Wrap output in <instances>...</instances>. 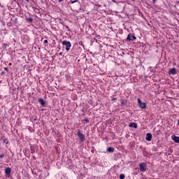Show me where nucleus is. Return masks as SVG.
<instances>
[{"mask_svg": "<svg viewBox=\"0 0 179 179\" xmlns=\"http://www.w3.org/2000/svg\"><path fill=\"white\" fill-rule=\"evenodd\" d=\"M107 151L109 152H114V148L109 147V148H108Z\"/></svg>", "mask_w": 179, "mask_h": 179, "instance_id": "9b49d317", "label": "nucleus"}, {"mask_svg": "<svg viewBox=\"0 0 179 179\" xmlns=\"http://www.w3.org/2000/svg\"><path fill=\"white\" fill-rule=\"evenodd\" d=\"M0 157L2 159V157H4L3 155H0Z\"/></svg>", "mask_w": 179, "mask_h": 179, "instance_id": "f3484780", "label": "nucleus"}, {"mask_svg": "<svg viewBox=\"0 0 179 179\" xmlns=\"http://www.w3.org/2000/svg\"><path fill=\"white\" fill-rule=\"evenodd\" d=\"M122 104H124V102L122 101Z\"/></svg>", "mask_w": 179, "mask_h": 179, "instance_id": "4be33fe9", "label": "nucleus"}, {"mask_svg": "<svg viewBox=\"0 0 179 179\" xmlns=\"http://www.w3.org/2000/svg\"><path fill=\"white\" fill-rule=\"evenodd\" d=\"M127 40H128V41H134V40H136V37H135V36L130 34L128 35Z\"/></svg>", "mask_w": 179, "mask_h": 179, "instance_id": "39448f33", "label": "nucleus"}, {"mask_svg": "<svg viewBox=\"0 0 179 179\" xmlns=\"http://www.w3.org/2000/svg\"><path fill=\"white\" fill-rule=\"evenodd\" d=\"M122 104H124V102L122 101Z\"/></svg>", "mask_w": 179, "mask_h": 179, "instance_id": "5701e85b", "label": "nucleus"}, {"mask_svg": "<svg viewBox=\"0 0 179 179\" xmlns=\"http://www.w3.org/2000/svg\"><path fill=\"white\" fill-rule=\"evenodd\" d=\"M139 167H140L141 171H146L148 169L146 164H140Z\"/></svg>", "mask_w": 179, "mask_h": 179, "instance_id": "20e7f679", "label": "nucleus"}, {"mask_svg": "<svg viewBox=\"0 0 179 179\" xmlns=\"http://www.w3.org/2000/svg\"><path fill=\"white\" fill-rule=\"evenodd\" d=\"M178 125H179V120H178Z\"/></svg>", "mask_w": 179, "mask_h": 179, "instance_id": "b1692460", "label": "nucleus"}, {"mask_svg": "<svg viewBox=\"0 0 179 179\" xmlns=\"http://www.w3.org/2000/svg\"><path fill=\"white\" fill-rule=\"evenodd\" d=\"M0 6H1V3H0Z\"/></svg>", "mask_w": 179, "mask_h": 179, "instance_id": "a878e982", "label": "nucleus"}, {"mask_svg": "<svg viewBox=\"0 0 179 179\" xmlns=\"http://www.w3.org/2000/svg\"><path fill=\"white\" fill-rule=\"evenodd\" d=\"M87 122H88L89 121H87V120H85Z\"/></svg>", "mask_w": 179, "mask_h": 179, "instance_id": "393cba45", "label": "nucleus"}, {"mask_svg": "<svg viewBox=\"0 0 179 179\" xmlns=\"http://www.w3.org/2000/svg\"><path fill=\"white\" fill-rule=\"evenodd\" d=\"M77 136H78L80 141H81L82 142L85 141V136L79 130L77 131Z\"/></svg>", "mask_w": 179, "mask_h": 179, "instance_id": "f03ea898", "label": "nucleus"}, {"mask_svg": "<svg viewBox=\"0 0 179 179\" xmlns=\"http://www.w3.org/2000/svg\"><path fill=\"white\" fill-rule=\"evenodd\" d=\"M12 170L10 169V168H6L5 170V173L7 176H9V174H10Z\"/></svg>", "mask_w": 179, "mask_h": 179, "instance_id": "1a4fd4ad", "label": "nucleus"}, {"mask_svg": "<svg viewBox=\"0 0 179 179\" xmlns=\"http://www.w3.org/2000/svg\"><path fill=\"white\" fill-rule=\"evenodd\" d=\"M71 3H75V2H78V0H71Z\"/></svg>", "mask_w": 179, "mask_h": 179, "instance_id": "4468645a", "label": "nucleus"}, {"mask_svg": "<svg viewBox=\"0 0 179 179\" xmlns=\"http://www.w3.org/2000/svg\"><path fill=\"white\" fill-rule=\"evenodd\" d=\"M9 65H10V66L12 65V63H9Z\"/></svg>", "mask_w": 179, "mask_h": 179, "instance_id": "412c9836", "label": "nucleus"}, {"mask_svg": "<svg viewBox=\"0 0 179 179\" xmlns=\"http://www.w3.org/2000/svg\"><path fill=\"white\" fill-rule=\"evenodd\" d=\"M62 44L66 46V51H69V50H71V47H72V44L71 43V42L67 41H62Z\"/></svg>", "mask_w": 179, "mask_h": 179, "instance_id": "f257e3e1", "label": "nucleus"}, {"mask_svg": "<svg viewBox=\"0 0 179 179\" xmlns=\"http://www.w3.org/2000/svg\"><path fill=\"white\" fill-rule=\"evenodd\" d=\"M145 139L146 141H152V134L150 133L147 134L145 136Z\"/></svg>", "mask_w": 179, "mask_h": 179, "instance_id": "0eeeda50", "label": "nucleus"}, {"mask_svg": "<svg viewBox=\"0 0 179 179\" xmlns=\"http://www.w3.org/2000/svg\"><path fill=\"white\" fill-rule=\"evenodd\" d=\"M40 103H41V104L42 106H44V105L45 104V103L44 102V100H43V99H41V100H40Z\"/></svg>", "mask_w": 179, "mask_h": 179, "instance_id": "f8f14e48", "label": "nucleus"}, {"mask_svg": "<svg viewBox=\"0 0 179 179\" xmlns=\"http://www.w3.org/2000/svg\"><path fill=\"white\" fill-rule=\"evenodd\" d=\"M120 179H124V178H125V175H124V174H120Z\"/></svg>", "mask_w": 179, "mask_h": 179, "instance_id": "ddd939ff", "label": "nucleus"}, {"mask_svg": "<svg viewBox=\"0 0 179 179\" xmlns=\"http://www.w3.org/2000/svg\"><path fill=\"white\" fill-rule=\"evenodd\" d=\"M176 73H177V70L176 69V68H173L170 69L169 71V75H176Z\"/></svg>", "mask_w": 179, "mask_h": 179, "instance_id": "423d86ee", "label": "nucleus"}, {"mask_svg": "<svg viewBox=\"0 0 179 179\" xmlns=\"http://www.w3.org/2000/svg\"><path fill=\"white\" fill-rule=\"evenodd\" d=\"M171 139L176 142V143H179V137L176 136H172Z\"/></svg>", "mask_w": 179, "mask_h": 179, "instance_id": "6e6552de", "label": "nucleus"}, {"mask_svg": "<svg viewBox=\"0 0 179 179\" xmlns=\"http://www.w3.org/2000/svg\"><path fill=\"white\" fill-rule=\"evenodd\" d=\"M5 71H8V69L6 67L4 68Z\"/></svg>", "mask_w": 179, "mask_h": 179, "instance_id": "aec40b11", "label": "nucleus"}, {"mask_svg": "<svg viewBox=\"0 0 179 179\" xmlns=\"http://www.w3.org/2000/svg\"><path fill=\"white\" fill-rule=\"evenodd\" d=\"M64 0H58V2H62Z\"/></svg>", "mask_w": 179, "mask_h": 179, "instance_id": "a211bd4d", "label": "nucleus"}, {"mask_svg": "<svg viewBox=\"0 0 179 179\" xmlns=\"http://www.w3.org/2000/svg\"><path fill=\"white\" fill-rule=\"evenodd\" d=\"M156 1H157V0H152V1H153L154 3H155V2H156Z\"/></svg>", "mask_w": 179, "mask_h": 179, "instance_id": "6ab92c4d", "label": "nucleus"}, {"mask_svg": "<svg viewBox=\"0 0 179 179\" xmlns=\"http://www.w3.org/2000/svg\"><path fill=\"white\" fill-rule=\"evenodd\" d=\"M44 43H45L47 44V43H48V41L45 40V41H44Z\"/></svg>", "mask_w": 179, "mask_h": 179, "instance_id": "dca6fc26", "label": "nucleus"}, {"mask_svg": "<svg viewBox=\"0 0 179 179\" xmlns=\"http://www.w3.org/2000/svg\"><path fill=\"white\" fill-rule=\"evenodd\" d=\"M27 20H28V22H33V19L32 18H28Z\"/></svg>", "mask_w": 179, "mask_h": 179, "instance_id": "2eb2a0df", "label": "nucleus"}, {"mask_svg": "<svg viewBox=\"0 0 179 179\" xmlns=\"http://www.w3.org/2000/svg\"><path fill=\"white\" fill-rule=\"evenodd\" d=\"M129 127H130L131 128H138V125L136 124V123H130L129 124Z\"/></svg>", "mask_w": 179, "mask_h": 179, "instance_id": "9d476101", "label": "nucleus"}, {"mask_svg": "<svg viewBox=\"0 0 179 179\" xmlns=\"http://www.w3.org/2000/svg\"><path fill=\"white\" fill-rule=\"evenodd\" d=\"M137 101L138 103L139 104L140 108H146V103L142 102V101H141V99L139 98L137 99Z\"/></svg>", "mask_w": 179, "mask_h": 179, "instance_id": "7ed1b4c3", "label": "nucleus"}]
</instances>
